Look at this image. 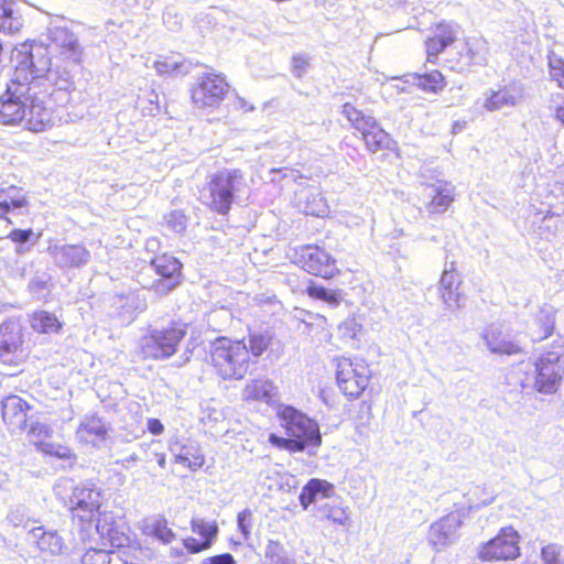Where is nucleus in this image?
<instances>
[{
  "label": "nucleus",
  "instance_id": "nucleus-30",
  "mask_svg": "<svg viewBox=\"0 0 564 564\" xmlns=\"http://www.w3.org/2000/svg\"><path fill=\"white\" fill-rule=\"evenodd\" d=\"M29 534L42 553L58 555L65 549L63 538L56 531H46L43 527L32 528Z\"/></svg>",
  "mask_w": 564,
  "mask_h": 564
},
{
  "label": "nucleus",
  "instance_id": "nucleus-15",
  "mask_svg": "<svg viewBox=\"0 0 564 564\" xmlns=\"http://www.w3.org/2000/svg\"><path fill=\"white\" fill-rule=\"evenodd\" d=\"M519 534L511 528H502L499 534L485 543L479 550V557L484 561H508L520 554Z\"/></svg>",
  "mask_w": 564,
  "mask_h": 564
},
{
  "label": "nucleus",
  "instance_id": "nucleus-43",
  "mask_svg": "<svg viewBox=\"0 0 564 564\" xmlns=\"http://www.w3.org/2000/svg\"><path fill=\"white\" fill-rule=\"evenodd\" d=\"M156 72L160 75L164 74H187L189 72V67L185 62L174 61V59H164L158 61L154 64Z\"/></svg>",
  "mask_w": 564,
  "mask_h": 564
},
{
  "label": "nucleus",
  "instance_id": "nucleus-29",
  "mask_svg": "<svg viewBox=\"0 0 564 564\" xmlns=\"http://www.w3.org/2000/svg\"><path fill=\"white\" fill-rule=\"evenodd\" d=\"M334 494L335 487L333 484L325 479L312 478L302 488L299 496L300 505L304 510H307L319 498H332Z\"/></svg>",
  "mask_w": 564,
  "mask_h": 564
},
{
  "label": "nucleus",
  "instance_id": "nucleus-19",
  "mask_svg": "<svg viewBox=\"0 0 564 564\" xmlns=\"http://www.w3.org/2000/svg\"><path fill=\"white\" fill-rule=\"evenodd\" d=\"M462 525L460 516L458 513H449L430 527L429 542L440 550L452 544L457 539V530Z\"/></svg>",
  "mask_w": 564,
  "mask_h": 564
},
{
  "label": "nucleus",
  "instance_id": "nucleus-8",
  "mask_svg": "<svg viewBox=\"0 0 564 564\" xmlns=\"http://www.w3.org/2000/svg\"><path fill=\"white\" fill-rule=\"evenodd\" d=\"M563 378L564 348L556 345L536 358L533 389L541 394H554L560 390Z\"/></svg>",
  "mask_w": 564,
  "mask_h": 564
},
{
  "label": "nucleus",
  "instance_id": "nucleus-4",
  "mask_svg": "<svg viewBox=\"0 0 564 564\" xmlns=\"http://www.w3.org/2000/svg\"><path fill=\"white\" fill-rule=\"evenodd\" d=\"M182 270L183 264L177 258L164 253L151 260L139 274L138 282L155 295L165 296L182 283Z\"/></svg>",
  "mask_w": 564,
  "mask_h": 564
},
{
  "label": "nucleus",
  "instance_id": "nucleus-28",
  "mask_svg": "<svg viewBox=\"0 0 564 564\" xmlns=\"http://www.w3.org/2000/svg\"><path fill=\"white\" fill-rule=\"evenodd\" d=\"M556 310L549 304L540 307L533 317V324L530 328V336L533 341H541L550 337L555 328Z\"/></svg>",
  "mask_w": 564,
  "mask_h": 564
},
{
  "label": "nucleus",
  "instance_id": "nucleus-35",
  "mask_svg": "<svg viewBox=\"0 0 564 564\" xmlns=\"http://www.w3.org/2000/svg\"><path fill=\"white\" fill-rule=\"evenodd\" d=\"M273 384L265 379H256L246 384L243 397L246 400L269 402Z\"/></svg>",
  "mask_w": 564,
  "mask_h": 564
},
{
  "label": "nucleus",
  "instance_id": "nucleus-41",
  "mask_svg": "<svg viewBox=\"0 0 564 564\" xmlns=\"http://www.w3.org/2000/svg\"><path fill=\"white\" fill-rule=\"evenodd\" d=\"M14 188L0 189V218L7 219L10 223V219H8L4 215L8 214L11 208H21L26 205V199L24 197H13L10 196V192H12Z\"/></svg>",
  "mask_w": 564,
  "mask_h": 564
},
{
  "label": "nucleus",
  "instance_id": "nucleus-23",
  "mask_svg": "<svg viewBox=\"0 0 564 564\" xmlns=\"http://www.w3.org/2000/svg\"><path fill=\"white\" fill-rule=\"evenodd\" d=\"M522 98L516 86H503L498 90L488 89L484 93L482 108L489 112L516 107Z\"/></svg>",
  "mask_w": 564,
  "mask_h": 564
},
{
  "label": "nucleus",
  "instance_id": "nucleus-9",
  "mask_svg": "<svg viewBox=\"0 0 564 564\" xmlns=\"http://www.w3.org/2000/svg\"><path fill=\"white\" fill-rule=\"evenodd\" d=\"M341 113L350 124L361 133L366 147L370 152L376 153L380 150L392 149L394 144L393 140L378 124L372 116L365 115L349 102L343 105Z\"/></svg>",
  "mask_w": 564,
  "mask_h": 564
},
{
  "label": "nucleus",
  "instance_id": "nucleus-18",
  "mask_svg": "<svg viewBox=\"0 0 564 564\" xmlns=\"http://www.w3.org/2000/svg\"><path fill=\"white\" fill-rule=\"evenodd\" d=\"M462 280L455 270V263H447L440 279L438 294L445 307L452 312L462 307L463 293L460 292Z\"/></svg>",
  "mask_w": 564,
  "mask_h": 564
},
{
  "label": "nucleus",
  "instance_id": "nucleus-58",
  "mask_svg": "<svg viewBox=\"0 0 564 564\" xmlns=\"http://www.w3.org/2000/svg\"><path fill=\"white\" fill-rule=\"evenodd\" d=\"M357 328H360V326L354 318L345 321L339 326V330L343 333V336H347L349 338L356 337Z\"/></svg>",
  "mask_w": 564,
  "mask_h": 564
},
{
  "label": "nucleus",
  "instance_id": "nucleus-51",
  "mask_svg": "<svg viewBox=\"0 0 564 564\" xmlns=\"http://www.w3.org/2000/svg\"><path fill=\"white\" fill-rule=\"evenodd\" d=\"M110 552L101 549H89L82 556V564H109Z\"/></svg>",
  "mask_w": 564,
  "mask_h": 564
},
{
  "label": "nucleus",
  "instance_id": "nucleus-62",
  "mask_svg": "<svg viewBox=\"0 0 564 564\" xmlns=\"http://www.w3.org/2000/svg\"><path fill=\"white\" fill-rule=\"evenodd\" d=\"M52 454L61 459H70L73 457L72 451L65 446H57Z\"/></svg>",
  "mask_w": 564,
  "mask_h": 564
},
{
  "label": "nucleus",
  "instance_id": "nucleus-49",
  "mask_svg": "<svg viewBox=\"0 0 564 564\" xmlns=\"http://www.w3.org/2000/svg\"><path fill=\"white\" fill-rule=\"evenodd\" d=\"M152 531L154 536L164 544H169L175 539L174 532L169 528L167 521L164 518L154 520Z\"/></svg>",
  "mask_w": 564,
  "mask_h": 564
},
{
  "label": "nucleus",
  "instance_id": "nucleus-11",
  "mask_svg": "<svg viewBox=\"0 0 564 564\" xmlns=\"http://www.w3.org/2000/svg\"><path fill=\"white\" fill-rule=\"evenodd\" d=\"M29 352L23 346L21 326L12 321L0 325V365L9 368H19L26 359Z\"/></svg>",
  "mask_w": 564,
  "mask_h": 564
},
{
  "label": "nucleus",
  "instance_id": "nucleus-61",
  "mask_svg": "<svg viewBox=\"0 0 564 564\" xmlns=\"http://www.w3.org/2000/svg\"><path fill=\"white\" fill-rule=\"evenodd\" d=\"M148 430L153 435H160L164 431V426L159 419H149L147 423Z\"/></svg>",
  "mask_w": 564,
  "mask_h": 564
},
{
  "label": "nucleus",
  "instance_id": "nucleus-13",
  "mask_svg": "<svg viewBox=\"0 0 564 564\" xmlns=\"http://www.w3.org/2000/svg\"><path fill=\"white\" fill-rule=\"evenodd\" d=\"M69 509L74 518L82 522H91L101 518V491L95 485L86 482L76 486L69 498Z\"/></svg>",
  "mask_w": 564,
  "mask_h": 564
},
{
  "label": "nucleus",
  "instance_id": "nucleus-44",
  "mask_svg": "<svg viewBox=\"0 0 564 564\" xmlns=\"http://www.w3.org/2000/svg\"><path fill=\"white\" fill-rule=\"evenodd\" d=\"M542 564H564V547L556 543H551L542 547Z\"/></svg>",
  "mask_w": 564,
  "mask_h": 564
},
{
  "label": "nucleus",
  "instance_id": "nucleus-24",
  "mask_svg": "<svg viewBox=\"0 0 564 564\" xmlns=\"http://www.w3.org/2000/svg\"><path fill=\"white\" fill-rule=\"evenodd\" d=\"M454 186L444 181L426 187L427 196L431 198L426 205V210L430 214L445 213L454 200Z\"/></svg>",
  "mask_w": 564,
  "mask_h": 564
},
{
  "label": "nucleus",
  "instance_id": "nucleus-26",
  "mask_svg": "<svg viewBox=\"0 0 564 564\" xmlns=\"http://www.w3.org/2000/svg\"><path fill=\"white\" fill-rule=\"evenodd\" d=\"M175 463L185 465L191 470L199 469L204 463V455L195 442L187 440L184 443L175 442L170 447Z\"/></svg>",
  "mask_w": 564,
  "mask_h": 564
},
{
  "label": "nucleus",
  "instance_id": "nucleus-31",
  "mask_svg": "<svg viewBox=\"0 0 564 564\" xmlns=\"http://www.w3.org/2000/svg\"><path fill=\"white\" fill-rule=\"evenodd\" d=\"M262 564H299L294 547L269 540L263 549Z\"/></svg>",
  "mask_w": 564,
  "mask_h": 564
},
{
  "label": "nucleus",
  "instance_id": "nucleus-3",
  "mask_svg": "<svg viewBox=\"0 0 564 564\" xmlns=\"http://www.w3.org/2000/svg\"><path fill=\"white\" fill-rule=\"evenodd\" d=\"M210 359L218 375L224 379H242L249 369V349L241 340L217 338L212 346Z\"/></svg>",
  "mask_w": 564,
  "mask_h": 564
},
{
  "label": "nucleus",
  "instance_id": "nucleus-27",
  "mask_svg": "<svg viewBox=\"0 0 564 564\" xmlns=\"http://www.w3.org/2000/svg\"><path fill=\"white\" fill-rule=\"evenodd\" d=\"M96 529L100 536L107 540L112 547H124L129 545L130 538L126 532V524L122 521H108V517L97 519Z\"/></svg>",
  "mask_w": 564,
  "mask_h": 564
},
{
  "label": "nucleus",
  "instance_id": "nucleus-1",
  "mask_svg": "<svg viewBox=\"0 0 564 564\" xmlns=\"http://www.w3.org/2000/svg\"><path fill=\"white\" fill-rule=\"evenodd\" d=\"M39 48L34 54L13 55L14 73L0 95V124L21 126L33 132H42L54 124L53 106L66 102L72 83L66 70L50 69V62Z\"/></svg>",
  "mask_w": 564,
  "mask_h": 564
},
{
  "label": "nucleus",
  "instance_id": "nucleus-38",
  "mask_svg": "<svg viewBox=\"0 0 564 564\" xmlns=\"http://www.w3.org/2000/svg\"><path fill=\"white\" fill-rule=\"evenodd\" d=\"M191 528L194 533L203 539L202 541H209V546L213 545L219 532L216 521H205L200 518L192 519Z\"/></svg>",
  "mask_w": 564,
  "mask_h": 564
},
{
  "label": "nucleus",
  "instance_id": "nucleus-47",
  "mask_svg": "<svg viewBox=\"0 0 564 564\" xmlns=\"http://www.w3.org/2000/svg\"><path fill=\"white\" fill-rule=\"evenodd\" d=\"M166 227L175 234H183L187 227V219L184 213L173 210L164 216Z\"/></svg>",
  "mask_w": 564,
  "mask_h": 564
},
{
  "label": "nucleus",
  "instance_id": "nucleus-6",
  "mask_svg": "<svg viewBox=\"0 0 564 564\" xmlns=\"http://www.w3.org/2000/svg\"><path fill=\"white\" fill-rule=\"evenodd\" d=\"M276 416L285 435L302 443V452L315 454V449L322 445L319 425L315 420L289 404H280Z\"/></svg>",
  "mask_w": 564,
  "mask_h": 564
},
{
  "label": "nucleus",
  "instance_id": "nucleus-40",
  "mask_svg": "<svg viewBox=\"0 0 564 564\" xmlns=\"http://www.w3.org/2000/svg\"><path fill=\"white\" fill-rule=\"evenodd\" d=\"M14 188L0 189V218L7 219L10 223V219H8L4 215L8 214L11 208H21L26 205V199L24 197H13L10 196V192H12Z\"/></svg>",
  "mask_w": 564,
  "mask_h": 564
},
{
  "label": "nucleus",
  "instance_id": "nucleus-64",
  "mask_svg": "<svg viewBox=\"0 0 564 564\" xmlns=\"http://www.w3.org/2000/svg\"><path fill=\"white\" fill-rule=\"evenodd\" d=\"M109 564H133L123 560L119 553L110 552Z\"/></svg>",
  "mask_w": 564,
  "mask_h": 564
},
{
  "label": "nucleus",
  "instance_id": "nucleus-48",
  "mask_svg": "<svg viewBox=\"0 0 564 564\" xmlns=\"http://www.w3.org/2000/svg\"><path fill=\"white\" fill-rule=\"evenodd\" d=\"M33 236L34 232L32 229H13L8 235V238L18 245L15 252L22 254L30 250L29 247H25V243L29 242Z\"/></svg>",
  "mask_w": 564,
  "mask_h": 564
},
{
  "label": "nucleus",
  "instance_id": "nucleus-39",
  "mask_svg": "<svg viewBox=\"0 0 564 564\" xmlns=\"http://www.w3.org/2000/svg\"><path fill=\"white\" fill-rule=\"evenodd\" d=\"M468 63L473 65H484L487 61L486 42L474 39L466 42Z\"/></svg>",
  "mask_w": 564,
  "mask_h": 564
},
{
  "label": "nucleus",
  "instance_id": "nucleus-46",
  "mask_svg": "<svg viewBox=\"0 0 564 564\" xmlns=\"http://www.w3.org/2000/svg\"><path fill=\"white\" fill-rule=\"evenodd\" d=\"M419 86L426 91L436 93L443 88L444 77L438 70L424 74L419 77Z\"/></svg>",
  "mask_w": 564,
  "mask_h": 564
},
{
  "label": "nucleus",
  "instance_id": "nucleus-59",
  "mask_svg": "<svg viewBox=\"0 0 564 564\" xmlns=\"http://www.w3.org/2000/svg\"><path fill=\"white\" fill-rule=\"evenodd\" d=\"M8 520L14 527L23 525L24 528H26V523L24 522L25 516L20 509L12 510L8 514Z\"/></svg>",
  "mask_w": 564,
  "mask_h": 564
},
{
  "label": "nucleus",
  "instance_id": "nucleus-52",
  "mask_svg": "<svg viewBox=\"0 0 564 564\" xmlns=\"http://www.w3.org/2000/svg\"><path fill=\"white\" fill-rule=\"evenodd\" d=\"M237 525L243 539L248 540L252 528V512L250 509H243L238 513Z\"/></svg>",
  "mask_w": 564,
  "mask_h": 564
},
{
  "label": "nucleus",
  "instance_id": "nucleus-34",
  "mask_svg": "<svg viewBox=\"0 0 564 564\" xmlns=\"http://www.w3.org/2000/svg\"><path fill=\"white\" fill-rule=\"evenodd\" d=\"M31 326L37 333L53 334L59 332L62 323L53 313L37 311L32 316Z\"/></svg>",
  "mask_w": 564,
  "mask_h": 564
},
{
  "label": "nucleus",
  "instance_id": "nucleus-17",
  "mask_svg": "<svg viewBox=\"0 0 564 564\" xmlns=\"http://www.w3.org/2000/svg\"><path fill=\"white\" fill-rule=\"evenodd\" d=\"M47 252L61 269H80L91 259L90 251L82 243H52Z\"/></svg>",
  "mask_w": 564,
  "mask_h": 564
},
{
  "label": "nucleus",
  "instance_id": "nucleus-45",
  "mask_svg": "<svg viewBox=\"0 0 564 564\" xmlns=\"http://www.w3.org/2000/svg\"><path fill=\"white\" fill-rule=\"evenodd\" d=\"M269 443L279 448V449H284V451H288L290 453H302V443H300L299 441H295V440H292L291 436H279L274 433H271L269 435Z\"/></svg>",
  "mask_w": 564,
  "mask_h": 564
},
{
  "label": "nucleus",
  "instance_id": "nucleus-14",
  "mask_svg": "<svg viewBox=\"0 0 564 564\" xmlns=\"http://www.w3.org/2000/svg\"><path fill=\"white\" fill-rule=\"evenodd\" d=\"M296 262L306 272L323 279H330L337 272L336 260L316 245H305L296 251Z\"/></svg>",
  "mask_w": 564,
  "mask_h": 564
},
{
  "label": "nucleus",
  "instance_id": "nucleus-10",
  "mask_svg": "<svg viewBox=\"0 0 564 564\" xmlns=\"http://www.w3.org/2000/svg\"><path fill=\"white\" fill-rule=\"evenodd\" d=\"M370 370L361 359H336V380L344 394L357 398L369 382Z\"/></svg>",
  "mask_w": 564,
  "mask_h": 564
},
{
  "label": "nucleus",
  "instance_id": "nucleus-37",
  "mask_svg": "<svg viewBox=\"0 0 564 564\" xmlns=\"http://www.w3.org/2000/svg\"><path fill=\"white\" fill-rule=\"evenodd\" d=\"M317 514L321 519L328 520L340 525L346 524L348 521V513L346 509L334 501L321 505L317 508Z\"/></svg>",
  "mask_w": 564,
  "mask_h": 564
},
{
  "label": "nucleus",
  "instance_id": "nucleus-60",
  "mask_svg": "<svg viewBox=\"0 0 564 564\" xmlns=\"http://www.w3.org/2000/svg\"><path fill=\"white\" fill-rule=\"evenodd\" d=\"M139 455L135 452H132L131 454L123 458L116 459L115 463L126 469H129L132 465H135L139 462Z\"/></svg>",
  "mask_w": 564,
  "mask_h": 564
},
{
  "label": "nucleus",
  "instance_id": "nucleus-33",
  "mask_svg": "<svg viewBox=\"0 0 564 564\" xmlns=\"http://www.w3.org/2000/svg\"><path fill=\"white\" fill-rule=\"evenodd\" d=\"M23 26L22 18L13 0H0V31L15 33Z\"/></svg>",
  "mask_w": 564,
  "mask_h": 564
},
{
  "label": "nucleus",
  "instance_id": "nucleus-55",
  "mask_svg": "<svg viewBox=\"0 0 564 564\" xmlns=\"http://www.w3.org/2000/svg\"><path fill=\"white\" fill-rule=\"evenodd\" d=\"M308 68V61L303 55H295L292 58V73L295 77L301 78Z\"/></svg>",
  "mask_w": 564,
  "mask_h": 564
},
{
  "label": "nucleus",
  "instance_id": "nucleus-32",
  "mask_svg": "<svg viewBox=\"0 0 564 564\" xmlns=\"http://www.w3.org/2000/svg\"><path fill=\"white\" fill-rule=\"evenodd\" d=\"M299 205L303 213L315 217H325L328 205L325 197L317 188H304L299 194Z\"/></svg>",
  "mask_w": 564,
  "mask_h": 564
},
{
  "label": "nucleus",
  "instance_id": "nucleus-21",
  "mask_svg": "<svg viewBox=\"0 0 564 564\" xmlns=\"http://www.w3.org/2000/svg\"><path fill=\"white\" fill-rule=\"evenodd\" d=\"M30 405L15 394H10L1 401L2 420L11 432L26 429V412Z\"/></svg>",
  "mask_w": 564,
  "mask_h": 564
},
{
  "label": "nucleus",
  "instance_id": "nucleus-56",
  "mask_svg": "<svg viewBox=\"0 0 564 564\" xmlns=\"http://www.w3.org/2000/svg\"><path fill=\"white\" fill-rule=\"evenodd\" d=\"M148 106H144L142 109H143V112L148 116H155L156 113H159L160 111V106H159V95L154 91V90H151L149 96H148Z\"/></svg>",
  "mask_w": 564,
  "mask_h": 564
},
{
  "label": "nucleus",
  "instance_id": "nucleus-5",
  "mask_svg": "<svg viewBox=\"0 0 564 564\" xmlns=\"http://www.w3.org/2000/svg\"><path fill=\"white\" fill-rule=\"evenodd\" d=\"M243 174L239 170H221L209 176L200 191V198L212 210L226 215L234 202L235 193L243 185Z\"/></svg>",
  "mask_w": 564,
  "mask_h": 564
},
{
  "label": "nucleus",
  "instance_id": "nucleus-53",
  "mask_svg": "<svg viewBox=\"0 0 564 564\" xmlns=\"http://www.w3.org/2000/svg\"><path fill=\"white\" fill-rule=\"evenodd\" d=\"M51 429L47 424L42 422H31L28 434L32 441H41L43 438L48 437Z\"/></svg>",
  "mask_w": 564,
  "mask_h": 564
},
{
  "label": "nucleus",
  "instance_id": "nucleus-16",
  "mask_svg": "<svg viewBox=\"0 0 564 564\" xmlns=\"http://www.w3.org/2000/svg\"><path fill=\"white\" fill-rule=\"evenodd\" d=\"M487 349L495 355H517L522 351L509 328L499 322L485 326L480 333Z\"/></svg>",
  "mask_w": 564,
  "mask_h": 564
},
{
  "label": "nucleus",
  "instance_id": "nucleus-42",
  "mask_svg": "<svg viewBox=\"0 0 564 564\" xmlns=\"http://www.w3.org/2000/svg\"><path fill=\"white\" fill-rule=\"evenodd\" d=\"M272 336L269 332H256L249 335L250 350L254 357L261 356L271 343Z\"/></svg>",
  "mask_w": 564,
  "mask_h": 564
},
{
  "label": "nucleus",
  "instance_id": "nucleus-50",
  "mask_svg": "<svg viewBox=\"0 0 564 564\" xmlns=\"http://www.w3.org/2000/svg\"><path fill=\"white\" fill-rule=\"evenodd\" d=\"M550 75L564 89V59L556 54L549 55Z\"/></svg>",
  "mask_w": 564,
  "mask_h": 564
},
{
  "label": "nucleus",
  "instance_id": "nucleus-57",
  "mask_svg": "<svg viewBox=\"0 0 564 564\" xmlns=\"http://www.w3.org/2000/svg\"><path fill=\"white\" fill-rule=\"evenodd\" d=\"M202 564H237V562L230 553H223L204 558Z\"/></svg>",
  "mask_w": 564,
  "mask_h": 564
},
{
  "label": "nucleus",
  "instance_id": "nucleus-7",
  "mask_svg": "<svg viewBox=\"0 0 564 564\" xmlns=\"http://www.w3.org/2000/svg\"><path fill=\"white\" fill-rule=\"evenodd\" d=\"M187 333V324L171 322L162 328H152L141 338L140 348L144 358L166 359L176 352L180 341Z\"/></svg>",
  "mask_w": 564,
  "mask_h": 564
},
{
  "label": "nucleus",
  "instance_id": "nucleus-12",
  "mask_svg": "<svg viewBox=\"0 0 564 564\" xmlns=\"http://www.w3.org/2000/svg\"><path fill=\"white\" fill-rule=\"evenodd\" d=\"M229 85L220 74L206 73L197 78L192 88L193 104L200 109L217 108L225 98Z\"/></svg>",
  "mask_w": 564,
  "mask_h": 564
},
{
  "label": "nucleus",
  "instance_id": "nucleus-63",
  "mask_svg": "<svg viewBox=\"0 0 564 564\" xmlns=\"http://www.w3.org/2000/svg\"><path fill=\"white\" fill-rule=\"evenodd\" d=\"M553 117L556 121L564 124V102L553 107Z\"/></svg>",
  "mask_w": 564,
  "mask_h": 564
},
{
  "label": "nucleus",
  "instance_id": "nucleus-22",
  "mask_svg": "<svg viewBox=\"0 0 564 564\" xmlns=\"http://www.w3.org/2000/svg\"><path fill=\"white\" fill-rule=\"evenodd\" d=\"M76 437L80 443L101 448L106 445L108 427L97 415H86L76 431Z\"/></svg>",
  "mask_w": 564,
  "mask_h": 564
},
{
  "label": "nucleus",
  "instance_id": "nucleus-20",
  "mask_svg": "<svg viewBox=\"0 0 564 564\" xmlns=\"http://www.w3.org/2000/svg\"><path fill=\"white\" fill-rule=\"evenodd\" d=\"M459 32L456 22H441L435 26L434 35L425 42L427 61L434 63L437 56L451 44H453Z\"/></svg>",
  "mask_w": 564,
  "mask_h": 564
},
{
  "label": "nucleus",
  "instance_id": "nucleus-2",
  "mask_svg": "<svg viewBox=\"0 0 564 564\" xmlns=\"http://www.w3.org/2000/svg\"><path fill=\"white\" fill-rule=\"evenodd\" d=\"M48 43L43 45H22L13 55L34 54L39 48L42 50L43 56L50 62L48 67L58 68L61 72L66 70L69 75L72 89H74L73 72L78 66L82 47L77 36L64 26H52L47 34Z\"/></svg>",
  "mask_w": 564,
  "mask_h": 564
},
{
  "label": "nucleus",
  "instance_id": "nucleus-54",
  "mask_svg": "<svg viewBox=\"0 0 564 564\" xmlns=\"http://www.w3.org/2000/svg\"><path fill=\"white\" fill-rule=\"evenodd\" d=\"M183 545L191 554H196L210 547L209 541H198L191 536L183 539Z\"/></svg>",
  "mask_w": 564,
  "mask_h": 564
},
{
  "label": "nucleus",
  "instance_id": "nucleus-36",
  "mask_svg": "<svg viewBox=\"0 0 564 564\" xmlns=\"http://www.w3.org/2000/svg\"><path fill=\"white\" fill-rule=\"evenodd\" d=\"M307 294L312 299L326 303L329 307H337L343 301L340 291L326 289L315 283L307 286Z\"/></svg>",
  "mask_w": 564,
  "mask_h": 564
},
{
  "label": "nucleus",
  "instance_id": "nucleus-25",
  "mask_svg": "<svg viewBox=\"0 0 564 564\" xmlns=\"http://www.w3.org/2000/svg\"><path fill=\"white\" fill-rule=\"evenodd\" d=\"M112 306L122 324H130L135 314L147 308V301L134 292L121 294L113 297Z\"/></svg>",
  "mask_w": 564,
  "mask_h": 564
}]
</instances>
